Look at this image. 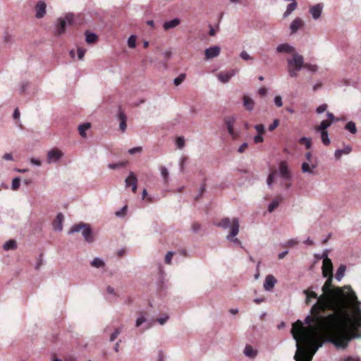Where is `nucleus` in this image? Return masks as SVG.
Masks as SVG:
<instances>
[{"instance_id": "bb28decb", "label": "nucleus", "mask_w": 361, "mask_h": 361, "mask_svg": "<svg viewBox=\"0 0 361 361\" xmlns=\"http://www.w3.org/2000/svg\"><path fill=\"white\" fill-rule=\"evenodd\" d=\"M317 163H314V164H312V166H310V164L307 162H303L302 164V173H310V174H313L314 172H313V169H314L315 168H317Z\"/></svg>"}, {"instance_id": "c03bdc74", "label": "nucleus", "mask_w": 361, "mask_h": 361, "mask_svg": "<svg viewBox=\"0 0 361 361\" xmlns=\"http://www.w3.org/2000/svg\"><path fill=\"white\" fill-rule=\"evenodd\" d=\"M299 142L300 144H304L305 145V147L308 149L312 147V142L310 138L302 137L301 138H300Z\"/></svg>"}, {"instance_id": "338daca9", "label": "nucleus", "mask_w": 361, "mask_h": 361, "mask_svg": "<svg viewBox=\"0 0 361 361\" xmlns=\"http://www.w3.org/2000/svg\"><path fill=\"white\" fill-rule=\"evenodd\" d=\"M201 229V225L197 222H194L192 225V231L193 233H197Z\"/></svg>"}, {"instance_id": "2eb2a0df", "label": "nucleus", "mask_w": 361, "mask_h": 361, "mask_svg": "<svg viewBox=\"0 0 361 361\" xmlns=\"http://www.w3.org/2000/svg\"><path fill=\"white\" fill-rule=\"evenodd\" d=\"M324 5L322 3L317 4L312 6L310 8V13L312 15L313 19L317 20L321 17Z\"/></svg>"}, {"instance_id": "0eeeda50", "label": "nucleus", "mask_w": 361, "mask_h": 361, "mask_svg": "<svg viewBox=\"0 0 361 361\" xmlns=\"http://www.w3.org/2000/svg\"><path fill=\"white\" fill-rule=\"evenodd\" d=\"M340 336L341 340L345 341L348 345L352 340L361 338V328L346 326L342 329Z\"/></svg>"}, {"instance_id": "09e8293b", "label": "nucleus", "mask_w": 361, "mask_h": 361, "mask_svg": "<svg viewBox=\"0 0 361 361\" xmlns=\"http://www.w3.org/2000/svg\"><path fill=\"white\" fill-rule=\"evenodd\" d=\"M128 45L130 48H135L136 47V36L130 35L128 39Z\"/></svg>"}, {"instance_id": "1a4fd4ad", "label": "nucleus", "mask_w": 361, "mask_h": 361, "mask_svg": "<svg viewBox=\"0 0 361 361\" xmlns=\"http://www.w3.org/2000/svg\"><path fill=\"white\" fill-rule=\"evenodd\" d=\"M297 351L294 355L295 361H312L314 354L317 350L318 348H315L313 351L300 348L298 343H296Z\"/></svg>"}, {"instance_id": "b1692460", "label": "nucleus", "mask_w": 361, "mask_h": 361, "mask_svg": "<svg viewBox=\"0 0 361 361\" xmlns=\"http://www.w3.org/2000/svg\"><path fill=\"white\" fill-rule=\"evenodd\" d=\"M352 152L350 145L345 146L343 149H338L335 151L334 156L336 159H340L342 154H348Z\"/></svg>"}, {"instance_id": "a18cd8bd", "label": "nucleus", "mask_w": 361, "mask_h": 361, "mask_svg": "<svg viewBox=\"0 0 361 361\" xmlns=\"http://www.w3.org/2000/svg\"><path fill=\"white\" fill-rule=\"evenodd\" d=\"M13 41V35L8 31H6L4 34V42L5 44H11Z\"/></svg>"}, {"instance_id": "c9c22d12", "label": "nucleus", "mask_w": 361, "mask_h": 361, "mask_svg": "<svg viewBox=\"0 0 361 361\" xmlns=\"http://www.w3.org/2000/svg\"><path fill=\"white\" fill-rule=\"evenodd\" d=\"M281 200V198L280 199L276 198V199L273 200L269 204V205H268V211H269V212H273L274 211V209L278 207V206L279 205Z\"/></svg>"}, {"instance_id": "a19ab883", "label": "nucleus", "mask_w": 361, "mask_h": 361, "mask_svg": "<svg viewBox=\"0 0 361 361\" xmlns=\"http://www.w3.org/2000/svg\"><path fill=\"white\" fill-rule=\"evenodd\" d=\"M90 264L95 268H100V267H103L104 266V262L102 259H100L99 257H95L91 262Z\"/></svg>"}, {"instance_id": "e2e57ef3", "label": "nucleus", "mask_w": 361, "mask_h": 361, "mask_svg": "<svg viewBox=\"0 0 361 361\" xmlns=\"http://www.w3.org/2000/svg\"><path fill=\"white\" fill-rule=\"evenodd\" d=\"M274 104L275 105L277 106V107H281L283 106V102H282V98L281 96H276L274 97Z\"/></svg>"}, {"instance_id": "72a5a7b5", "label": "nucleus", "mask_w": 361, "mask_h": 361, "mask_svg": "<svg viewBox=\"0 0 361 361\" xmlns=\"http://www.w3.org/2000/svg\"><path fill=\"white\" fill-rule=\"evenodd\" d=\"M331 125V121H322L319 126L316 128V130L319 132L326 131V129Z\"/></svg>"}, {"instance_id": "a878e982", "label": "nucleus", "mask_w": 361, "mask_h": 361, "mask_svg": "<svg viewBox=\"0 0 361 361\" xmlns=\"http://www.w3.org/2000/svg\"><path fill=\"white\" fill-rule=\"evenodd\" d=\"M180 23V20L178 18H175L171 20L164 22L163 27L165 30H169L171 28L176 27Z\"/></svg>"}, {"instance_id": "680f3d73", "label": "nucleus", "mask_w": 361, "mask_h": 361, "mask_svg": "<svg viewBox=\"0 0 361 361\" xmlns=\"http://www.w3.org/2000/svg\"><path fill=\"white\" fill-rule=\"evenodd\" d=\"M240 56L242 59L245 60V61H248V60H252L253 59L252 57H251L249 54L245 51H243L240 54Z\"/></svg>"}, {"instance_id": "9b49d317", "label": "nucleus", "mask_w": 361, "mask_h": 361, "mask_svg": "<svg viewBox=\"0 0 361 361\" xmlns=\"http://www.w3.org/2000/svg\"><path fill=\"white\" fill-rule=\"evenodd\" d=\"M279 176L281 178L286 180H290L292 179V175L288 169L286 161H283L279 164Z\"/></svg>"}, {"instance_id": "ddd939ff", "label": "nucleus", "mask_w": 361, "mask_h": 361, "mask_svg": "<svg viewBox=\"0 0 361 361\" xmlns=\"http://www.w3.org/2000/svg\"><path fill=\"white\" fill-rule=\"evenodd\" d=\"M125 185L126 188L131 186L133 192H136L137 188V178L133 172H130L128 177L125 180Z\"/></svg>"}, {"instance_id": "9d476101", "label": "nucleus", "mask_w": 361, "mask_h": 361, "mask_svg": "<svg viewBox=\"0 0 361 361\" xmlns=\"http://www.w3.org/2000/svg\"><path fill=\"white\" fill-rule=\"evenodd\" d=\"M116 118L120 121L119 129L121 132H125L127 128V116L126 115L121 106H118V113L116 115Z\"/></svg>"}, {"instance_id": "f8f14e48", "label": "nucleus", "mask_w": 361, "mask_h": 361, "mask_svg": "<svg viewBox=\"0 0 361 361\" xmlns=\"http://www.w3.org/2000/svg\"><path fill=\"white\" fill-rule=\"evenodd\" d=\"M63 155V154L61 151L59 149H51L47 153V163L57 162L62 158Z\"/></svg>"}, {"instance_id": "37998d69", "label": "nucleus", "mask_w": 361, "mask_h": 361, "mask_svg": "<svg viewBox=\"0 0 361 361\" xmlns=\"http://www.w3.org/2000/svg\"><path fill=\"white\" fill-rule=\"evenodd\" d=\"M321 133V139L324 145H329L331 142L330 138L329 137V133L327 131L320 132Z\"/></svg>"}, {"instance_id": "603ef678", "label": "nucleus", "mask_w": 361, "mask_h": 361, "mask_svg": "<svg viewBox=\"0 0 361 361\" xmlns=\"http://www.w3.org/2000/svg\"><path fill=\"white\" fill-rule=\"evenodd\" d=\"M303 68H307L308 71L314 73L317 71L318 66L315 64L304 63Z\"/></svg>"}, {"instance_id": "de8ad7c7", "label": "nucleus", "mask_w": 361, "mask_h": 361, "mask_svg": "<svg viewBox=\"0 0 361 361\" xmlns=\"http://www.w3.org/2000/svg\"><path fill=\"white\" fill-rule=\"evenodd\" d=\"M20 177H16L12 180L11 189L13 190H17L20 187Z\"/></svg>"}, {"instance_id": "f3484780", "label": "nucleus", "mask_w": 361, "mask_h": 361, "mask_svg": "<svg viewBox=\"0 0 361 361\" xmlns=\"http://www.w3.org/2000/svg\"><path fill=\"white\" fill-rule=\"evenodd\" d=\"M276 282L277 281L273 275H267L265 278V281L264 283V290L267 291L271 290L274 288Z\"/></svg>"}, {"instance_id": "5701e85b", "label": "nucleus", "mask_w": 361, "mask_h": 361, "mask_svg": "<svg viewBox=\"0 0 361 361\" xmlns=\"http://www.w3.org/2000/svg\"><path fill=\"white\" fill-rule=\"evenodd\" d=\"M276 51L279 53H292L295 51V48L291 45L284 43L280 44L276 47Z\"/></svg>"}, {"instance_id": "052dcab7", "label": "nucleus", "mask_w": 361, "mask_h": 361, "mask_svg": "<svg viewBox=\"0 0 361 361\" xmlns=\"http://www.w3.org/2000/svg\"><path fill=\"white\" fill-rule=\"evenodd\" d=\"M176 145L178 148L181 149L185 145V140L183 137H179L176 140Z\"/></svg>"}, {"instance_id": "0e129e2a", "label": "nucleus", "mask_w": 361, "mask_h": 361, "mask_svg": "<svg viewBox=\"0 0 361 361\" xmlns=\"http://www.w3.org/2000/svg\"><path fill=\"white\" fill-rule=\"evenodd\" d=\"M29 86V82H21L20 84V92L21 94H23L25 92L27 88Z\"/></svg>"}, {"instance_id": "69168bd1", "label": "nucleus", "mask_w": 361, "mask_h": 361, "mask_svg": "<svg viewBox=\"0 0 361 361\" xmlns=\"http://www.w3.org/2000/svg\"><path fill=\"white\" fill-rule=\"evenodd\" d=\"M327 107V104H323L317 108L316 112L317 114H322L326 110Z\"/></svg>"}, {"instance_id": "412c9836", "label": "nucleus", "mask_w": 361, "mask_h": 361, "mask_svg": "<svg viewBox=\"0 0 361 361\" xmlns=\"http://www.w3.org/2000/svg\"><path fill=\"white\" fill-rule=\"evenodd\" d=\"M243 106L248 111H252L254 109L255 104V101L248 95H244L243 97Z\"/></svg>"}, {"instance_id": "423d86ee", "label": "nucleus", "mask_w": 361, "mask_h": 361, "mask_svg": "<svg viewBox=\"0 0 361 361\" xmlns=\"http://www.w3.org/2000/svg\"><path fill=\"white\" fill-rule=\"evenodd\" d=\"M316 321L319 330V334L324 336H329V338L326 340V342L332 343L336 348L345 349L348 347V345L347 344V343L343 340H341L340 334L343 329H341L339 333L336 334H327L322 331L318 320L316 319Z\"/></svg>"}, {"instance_id": "20e7f679", "label": "nucleus", "mask_w": 361, "mask_h": 361, "mask_svg": "<svg viewBox=\"0 0 361 361\" xmlns=\"http://www.w3.org/2000/svg\"><path fill=\"white\" fill-rule=\"evenodd\" d=\"M80 231L82 232V235L86 243L90 244L94 241L95 238L93 231L90 224L87 223L80 222L78 224H73L68 231V234L71 235Z\"/></svg>"}, {"instance_id": "473e14b6", "label": "nucleus", "mask_w": 361, "mask_h": 361, "mask_svg": "<svg viewBox=\"0 0 361 361\" xmlns=\"http://www.w3.org/2000/svg\"><path fill=\"white\" fill-rule=\"evenodd\" d=\"M346 267L344 264H341L336 274V279L340 281L344 276Z\"/></svg>"}, {"instance_id": "c85d7f7f", "label": "nucleus", "mask_w": 361, "mask_h": 361, "mask_svg": "<svg viewBox=\"0 0 361 361\" xmlns=\"http://www.w3.org/2000/svg\"><path fill=\"white\" fill-rule=\"evenodd\" d=\"M3 248L6 251L13 250L17 248V243L15 240H9L4 244Z\"/></svg>"}, {"instance_id": "864d4df0", "label": "nucleus", "mask_w": 361, "mask_h": 361, "mask_svg": "<svg viewBox=\"0 0 361 361\" xmlns=\"http://www.w3.org/2000/svg\"><path fill=\"white\" fill-rule=\"evenodd\" d=\"M145 322H146V319L145 317L144 313L141 312L140 316L136 319L135 325L137 327H138Z\"/></svg>"}, {"instance_id": "6e6d98bb", "label": "nucleus", "mask_w": 361, "mask_h": 361, "mask_svg": "<svg viewBox=\"0 0 361 361\" xmlns=\"http://www.w3.org/2000/svg\"><path fill=\"white\" fill-rule=\"evenodd\" d=\"M174 252L172 251H169L166 253L165 258H164V262L167 264H170L171 263V259L173 256Z\"/></svg>"}, {"instance_id": "2f4dec72", "label": "nucleus", "mask_w": 361, "mask_h": 361, "mask_svg": "<svg viewBox=\"0 0 361 361\" xmlns=\"http://www.w3.org/2000/svg\"><path fill=\"white\" fill-rule=\"evenodd\" d=\"M329 251L328 250H324L322 254H315L314 257L317 259H323V262H326L328 264L330 262V259L328 257Z\"/></svg>"}, {"instance_id": "7c9ffc66", "label": "nucleus", "mask_w": 361, "mask_h": 361, "mask_svg": "<svg viewBox=\"0 0 361 361\" xmlns=\"http://www.w3.org/2000/svg\"><path fill=\"white\" fill-rule=\"evenodd\" d=\"M91 124L90 123H84L79 126L78 130L79 133L82 137H86V130L90 128Z\"/></svg>"}, {"instance_id": "774afa93", "label": "nucleus", "mask_w": 361, "mask_h": 361, "mask_svg": "<svg viewBox=\"0 0 361 361\" xmlns=\"http://www.w3.org/2000/svg\"><path fill=\"white\" fill-rule=\"evenodd\" d=\"M360 359L358 356H347L343 359V361H360Z\"/></svg>"}, {"instance_id": "e433bc0d", "label": "nucleus", "mask_w": 361, "mask_h": 361, "mask_svg": "<svg viewBox=\"0 0 361 361\" xmlns=\"http://www.w3.org/2000/svg\"><path fill=\"white\" fill-rule=\"evenodd\" d=\"M161 175L165 184L168 183L169 178V173L168 169L165 166L160 168Z\"/></svg>"}, {"instance_id": "49530a36", "label": "nucleus", "mask_w": 361, "mask_h": 361, "mask_svg": "<svg viewBox=\"0 0 361 361\" xmlns=\"http://www.w3.org/2000/svg\"><path fill=\"white\" fill-rule=\"evenodd\" d=\"M121 331H122V326L116 328L110 336V338H109L110 342L114 341L116 340V338L118 337V336L121 333Z\"/></svg>"}, {"instance_id": "4d7b16f0", "label": "nucleus", "mask_w": 361, "mask_h": 361, "mask_svg": "<svg viewBox=\"0 0 361 361\" xmlns=\"http://www.w3.org/2000/svg\"><path fill=\"white\" fill-rule=\"evenodd\" d=\"M216 78L223 84L226 83V73L221 71L216 74Z\"/></svg>"}, {"instance_id": "79ce46f5", "label": "nucleus", "mask_w": 361, "mask_h": 361, "mask_svg": "<svg viewBox=\"0 0 361 361\" xmlns=\"http://www.w3.org/2000/svg\"><path fill=\"white\" fill-rule=\"evenodd\" d=\"M310 312H312V310H310ZM316 312H317V311H314L313 312H311L312 314H313V317H312L310 315H307L305 318L304 323L305 324H310L312 322V321L314 320V322L316 323L317 329L319 332V328H318V326H317V321H316L315 317H314V315H315Z\"/></svg>"}, {"instance_id": "aec40b11", "label": "nucleus", "mask_w": 361, "mask_h": 361, "mask_svg": "<svg viewBox=\"0 0 361 361\" xmlns=\"http://www.w3.org/2000/svg\"><path fill=\"white\" fill-rule=\"evenodd\" d=\"M304 25L302 20L300 18H296L293 20L290 25V30L291 34H295L298 30Z\"/></svg>"}, {"instance_id": "f03ea898", "label": "nucleus", "mask_w": 361, "mask_h": 361, "mask_svg": "<svg viewBox=\"0 0 361 361\" xmlns=\"http://www.w3.org/2000/svg\"><path fill=\"white\" fill-rule=\"evenodd\" d=\"M327 279L322 287L323 293L319 295V301L312 306V312H324L325 311L335 312L339 310L343 300V293L341 288L332 285L333 275L328 276Z\"/></svg>"}, {"instance_id": "a211bd4d", "label": "nucleus", "mask_w": 361, "mask_h": 361, "mask_svg": "<svg viewBox=\"0 0 361 361\" xmlns=\"http://www.w3.org/2000/svg\"><path fill=\"white\" fill-rule=\"evenodd\" d=\"M64 216L62 213H59L53 222V228L56 231H61L63 229V221Z\"/></svg>"}, {"instance_id": "13d9d810", "label": "nucleus", "mask_w": 361, "mask_h": 361, "mask_svg": "<svg viewBox=\"0 0 361 361\" xmlns=\"http://www.w3.org/2000/svg\"><path fill=\"white\" fill-rule=\"evenodd\" d=\"M206 190L205 185L203 184L200 186L198 194L195 197V200H198L201 198L202 194Z\"/></svg>"}, {"instance_id": "5fc2aeb1", "label": "nucleus", "mask_w": 361, "mask_h": 361, "mask_svg": "<svg viewBox=\"0 0 361 361\" xmlns=\"http://www.w3.org/2000/svg\"><path fill=\"white\" fill-rule=\"evenodd\" d=\"M239 72L238 68L231 69L230 71H227V82L234 75H235Z\"/></svg>"}, {"instance_id": "f257e3e1", "label": "nucleus", "mask_w": 361, "mask_h": 361, "mask_svg": "<svg viewBox=\"0 0 361 361\" xmlns=\"http://www.w3.org/2000/svg\"><path fill=\"white\" fill-rule=\"evenodd\" d=\"M354 302L351 305L352 315L343 311V300L339 310L332 312L327 315H323L319 312L315 314V319H317L322 331L330 334L339 333L341 329L346 326L353 328H361V308L360 302L353 293Z\"/></svg>"}, {"instance_id": "58836bf2", "label": "nucleus", "mask_w": 361, "mask_h": 361, "mask_svg": "<svg viewBox=\"0 0 361 361\" xmlns=\"http://www.w3.org/2000/svg\"><path fill=\"white\" fill-rule=\"evenodd\" d=\"M226 125H227V133L228 134H230L233 138H236L238 137V134H236L234 132L231 121L229 119H227Z\"/></svg>"}, {"instance_id": "c756f323", "label": "nucleus", "mask_w": 361, "mask_h": 361, "mask_svg": "<svg viewBox=\"0 0 361 361\" xmlns=\"http://www.w3.org/2000/svg\"><path fill=\"white\" fill-rule=\"evenodd\" d=\"M297 5V2L295 0H293V1L287 6L286 11L283 15V18H287L296 8Z\"/></svg>"}, {"instance_id": "8fccbe9b", "label": "nucleus", "mask_w": 361, "mask_h": 361, "mask_svg": "<svg viewBox=\"0 0 361 361\" xmlns=\"http://www.w3.org/2000/svg\"><path fill=\"white\" fill-rule=\"evenodd\" d=\"M185 76L186 75L185 73H181L180 75H179L177 78H176L173 80V84L176 86L180 85L183 82V81L184 80V79L185 78Z\"/></svg>"}, {"instance_id": "bf43d9fd", "label": "nucleus", "mask_w": 361, "mask_h": 361, "mask_svg": "<svg viewBox=\"0 0 361 361\" xmlns=\"http://www.w3.org/2000/svg\"><path fill=\"white\" fill-rule=\"evenodd\" d=\"M279 125V119H274L273 121V123L269 126L268 130L269 131H273L275 130Z\"/></svg>"}, {"instance_id": "7ed1b4c3", "label": "nucleus", "mask_w": 361, "mask_h": 361, "mask_svg": "<svg viewBox=\"0 0 361 361\" xmlns=\"http://www.w3.org/2000/svg\"><path fill=\"white\" fill-rule=\"evenodd\" d=\"M240 223L237 217L229 219L227 217V240L235 247L244 249L242 242L236 237L239 233Z\"/></svg>"}, {"instance_id": "dca6fc26", "label": "nucleus", "mask_w": 361, "mask_h": 361, "mask_svg": "<svg viewBox=\"0 0 361 361\" xmlns=\"http://www.w3.org/2000/svg\"><path fill=\"white\" fill-rule=\"evenodd\" d=\"M47 5L44 1H39L35 6V17L38 19L42 18L46 13Z\"/></svg>"}, {"instance_id": "6ab92c4d", "label": "nucleus", "mask_w": 361, "mask_h": 361, "mask_svg": "<svg viewBox=\"0 0 361 361\" xmlns=\"http://www.w3.org/2000/svg\"><path fill=\"white\" fill-rule=\"evenodd\" d=\"M312 289H313V287L312 286V287H310L308 289L304 290L302 291L303 294L306 296V300H305L306 304H309L310 302L311 298L317 299V302H319V296L314 290H312Z\"/></svg>"}, {"instance_id": "393cba45", "label": "nucleus", "mask_w": 361, "mask_h": 361, "mask_svg": "<svg viewBox=\"0 0 361 361\" xmlns=\"http://www.w3.org/2000/svg\"><path fill=\"white\" fill-rule=\"evenodd\" d=\"M257 350L254 349L252 345H246L244 349V354L246 357L254 359L257 355Z\"/></svg>"}, {"instance_id": "39448f33", "label": "nucleus", "mask_w": 361, "mask_h": 361, "mask_svg": "<svg viewBox=\"0 0 361 361\" xmlns=\"http://www.w3.org/2000/svg\"><path fill=\"white\" fill-rule=\"evenodd\" d=\"M288 73L290 77L296 78L298 71H300L304 66V58L302 55L295 53L292 56V59L287 60Z\"/></svg>"}, {"instance_id": "6e6552de", "label": "nucleus", "mask_w": 361, "mask_h": 361, "mask_svg": "<svg viewBox=\"0 0 361 361\" xmlns=\"http://www.w3.org/2000/svg\"><path fill=\"white\" fill-rule=\"evenodd\" d=\"M73 21V15L72 13H68L66 15L64 18H59L57 19L54 35L56 36H60L63 34L66 31L67 25H71Z\"/></svg>"}, {"instance_id": "f704fd0d", "label": "nucleus", "mask_w": 361, "mask_h": 361, "mask_svg": "<svg viewBox=\"0 0 361 361\" xmlns=\"http://www.w3.org/2000/svg\"><path fill=\"white\" fill-rule=\"evenodd\" d=\"M345 129L346 130H348L352 134H355L357 133V131L355 123L352 121H348L345 124Z\"/></svg>"}, {"instance_id": "4c0bfd02", "label": "nucleus", "mask_w": 361, "mask_h": 361, "mask_svg": "<svg viewBox=\"0 0 361 361\" xmlns=\"http://www.w3.org/2000/svg\"><path fill=\"white\" fill-rule=\"evenodd\" d=\"M298 323L299 324L298 329V331H300L302 329V328H303V326H302V323L300 322V321H299V320H298L296 323H295V324H293V328H292V329H291V333H292V334H293V338H294L296 341H298V336L297 335V334H295V329H296V326H297V324H298Z\"/></svg>"}, {"instance_id": "3c124183", "label": "nucleus", "mask_w": 361, "mask_h": 361, "mask_svg": "<svg viewBox=\"0 0 361 361\" xmlns=\"http://www.w3.org/2000/svg\"><path fill=\"white\" fill-rule=\"evenodd\" d=\"M276 175V171H274L271 172L269 173V175L268 176V178H267V183L269 187H271L272 185V183L274 182V178H275Z\"/></svg>"}, {"instance_id": "4be33fe9", "label": "nucleus", "mask_w": 361, "mask_h": 361, "mask_svg": "<svg viewBox=\"0 0 361 361\" xmlns=\"http://www.w3.org/2000/svg\"><path fill=\"white\" fill-rule=\"evenodd\" d=\"M333 275V264L330 259V262L328 264L326 262H323L322 265V276L324 278L328 277V276Z\"/></svg>"}, {"instance_id": "4468645a", "label": "nucleus", "mask_w": 361, "mask_h": 361, "mask_svg": "<svg viewBox=\"0 0 361 361\" xmlns=\"http://www.w3.org/2000/svg\"><path fill=\"white\" fill-rule=\"evenodd\" d=\"M221 52V48L219 46L215 45L205 49L204 55L205 60H209L217 57Z\"/></svg>"}, {"instance_id": "ea45409f", "label": "nucleus", "mask_w": 361, "mask_h": 361, "mask_svg": "<svg viewBox=\"0 0 361 361\" xmlns=\"http://www.w3.org/2000/svg\"><path fill=\"white\" fill-rule=\"evenodd\" d=\"M127 164V161H119L118 163H111L108 164V168L112 170L124 167Z\"/></svg>"}, {"instance_id": "cd10ccee", "label": "nucleus", "mask_w": 361, "mask_h": 361, "mask_svg": "<svg viewBox=\"0 0 361 361\" xmlns=\"http://www.w3.org/2000/svg\"><path fill=\"white\" fill-rule=\"evenodd\" d=\"M98 37L97 35L94 33L91 32L90 31L85 32V41L88 44H92L97 41Z\"/></svg>"}]
</instances>
